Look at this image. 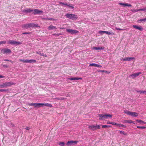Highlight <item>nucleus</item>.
Listing matches in <instances>:
<instances>
[{
  "label": "nucleus",
  "instance_id": "nucleus-1",
  "mask_svg": "<svg viewBox=\"0 0 146 146\" xmlns=\"http://www.w3.org/2000/svg\"><path fill=\"white\" fill-rule=\"evenodd\" d=\"M15 83H13L12 82H5L3 84L0 85V88H7L9 86H10L11 85H15Z\"/></svg>",
  "mask_w": 146,
  "mask_h": 146
},
{
  "label": "nucleus",
  "instance_id": "nucleus-2",
  "mask_svg": "<svg viewBox=\"0 0 146 146\" xmlns=\"http://www.w3.org/2000/svg\"><path fill=\"white\" fill-rule=\"evenodd\" d=\"M98 115L100 120H103L105 119H107L108 118H111L112 117V115L110 114H99Z\"/></svg>",
  "mask_w": 146,
  "mask_h": 146
},
{
  "label": "nucleus",
  "instance_id": "nucleus-3",
  "mask_svg": "<svg viewBox=\"0 0 146 146\" xmlns=\"http://www.w3.org/2000/svg\"><path fill=\"white\" fill-rule=\"evenodd\" d=\"M65 16L67 18L72 20H76L78 18V16L77 15L72 13L66 14L65 15Z\"/></svg>",
  "mask_w": 146,
  "mask_h": 146
},
{
  "label": "nucleus",
  "instance_id": "nucleus-4",
  "mask_svg": "<svg viewBox=\"0 0 146 146\" xmlns=\"http://www.w3.org/2000/svg\"><path fill=\"white\" fill-rule=\"evenodd\" d=\"M37 25L34 23H28L24 24L22 25V27L24 29H27L32 27H37Z\"/></svg>",
  "mask_w": 146,
  "mask_h": 146
},
{
  "label": "nucleus",
  "instance_id": "nucleus-5",
  "mask_svg": "<svg viewBox=\"0 0 146 146\" xmlns=\"http://www.w3.org/2000/svg\"><path fill=\"white\" fill-rule=\"evenodd\" d=\"M88 127L90 130L95 131L100 129V126L99 125H89Z\"/></svg>",
  "mask_w": 146,
  "mask_h": 146
},
{
  "label": "nucleus",
  "instance_id": "nucleus-6",
  "mask_svg": "<svg viewBox=\"0 0 146 146\" xmlns=\"http://www.w3.org/2000/svg\"><path fill=\"white\" fill-rule=\"evenodd\" d=\"M124 113L128 115H131L135 117L138 116V114L136 112H131L127 110H125L124 111Z\"/></svg>",
  "mask_w": 146,
  "mask_h": 146
},
{
  "label": "nucleus",
  "instance_id": "nucleus-7",
  "mask_svg": "<svg viewBox=\"0 0 146 146\" xmlns=\"http://www.w3.org/2000/svg\"><path fill=\"white\" fill-rule=\"evenodd\" d=\"M8 44L17 45L21 44L22 43L20 42H17L14 40H9L8 41Z\"/></svg>",
  "mask_w": 146,
  "mask_h": 146
},
{
  "label": "nucleus",
  "instance_id": "nucleus-8",
  "mask_svg": "<svg viewBox=\"0 0 146 146\" xmlns=\"http://www.w3.org/2000/svg\"><path fill=\"white\" fill-rule=\"evenodd\" d=\"M1 52L2 53L6 54L8 53H11V50L7 48L2 49L1 50Z\"/></svg>",
  "mask_w": 146,
  "mask_h": 146
},
{
  "label": "nucleus",
  "instance_id": "nucleus-9",
  "mask_svg": "<svg viewBox=\"0 0 146 146\" xmlns=\"http://www.w3.org/2000/svg\"><path fill=\"white\" fill-rule=\"evenodd\" d=\"M32 12H33V13L34 15H39L43 12L42 11L38 9H32Z\"/></svg>",
  "mask_w": 146,
  "mask_h": 146
},
{
  "label": "nucleus",
  "instance_id": "nucleus-10",
  "mask_svg": "<svg viewBox=\"0 0 146 146\" xmlns=\"http://www.w3.org/2000/svg\"><path fill=\"white\" fill-rule=\"evenodd\" d=\"M78 142V141H69L67 142L66 145L68 146L73 145H74L73 143H74L75 144H76Z\"/></svg>",
  "mask_w": 146,
  "mask_h": 146
},
{
  "label": "nucleus",
  "instance_id": "nucleus-11",
  "mask_svg": "<svg viewBox=\"0 0 146 146\" xmlns=\"http://www.w3.org/2000/svg\"><path fill=\"white\" fill-rule=\"evenodd\" d=\"M66 31L72 34H76L78 32V31L77 30L71 29H67Z\"/></svg>",
  "mask_w": 146,
  "mask_h": 146
},
{
  "label": "nucleus",
  "instance_id": "nucleus-12",
  "mask_svg": "<svg viewBox=\"0 0 146 146\" xmlns=\"http://www.w3.org/2000/svg\"><path fill=\"white\" fill-rule=\"evenodd\" d=\"M59 3L60 4L62 5H64L65 7H66V6H68L72 9H73L74 8V7L72 4H68L67 3H65L61 2H59Z\"/></svg>",
  "mask_w": 146,
  "mask_h": 146
},
{
  "label": "nucleus",
  "instance_id": "nucleus-13",
  "mask_svg": "<svg viewBox=\"0 0 146 146\" xmlns=\"http://www.w3.org/2000/svg\"><path fill=\"white\" fill-rule=\"evenodd\" d=\"M141 74V72H138L136 73L133 74H132L130 75L129 77H133L132 78H134L138 76L140 74Z\"/></svg>",
  "mask_w": 146,
  "mask_h": 146
},
{
  "label": "nucleus",
  "instance_id": "nucleus-14",
  "mask_svg": "<svg viewBox=\"0 0 146 146\" xmlns=\"http://www.w3.org/2000/svg\"><path fill=\"white\" fill-rule=\"evenodd\" d=\"M134 59V57H126L124 58H121V60L122 61H129L131 60H133Z\"/></svg>",
  "mask_w": 146,
  "mask_h": 146
},
{
  "label": "nucleus",
  "instance_id": "nucleus-15",
  "mask_svg": "<svg viewBox=\"0 0 146 146\" xmlns=\"http://www.w3.org/2000/svg\"><path fill=\"white\" fill-rule=\"evenodd\" d=\"M133 27L136 29H138L140 31H142L143 30V28L141 26H138L136 25H133Z\"/></svg>",
  "mask_w": 146,
  "mask_h": 146
},
{
  "label": "nucleus",
  "instance_id": "nucleus-16",
  "mask_svg": "<svg viewBox=\"0 0 146 146\" xmlns=\"http://www.w3.org/2000/svg\"><path fill=\"white\" fill-rule=\"evenodd\" d=\"M23 12L25 13H29L33 11L32 9H27L23 10Z\"/></svg>",
  "mask_w": 146,
  "mask_h": 146
},
{
  "label": "nucleus",
  "instance_id": "nucleus-17",
  "mask_svg": "<svg viewBox=\"0 0 146 146\" xmlns=\"http://www.w3.org/2000/svg\"><path fill=\"white\" fill-rule=\"evenodd\" d=\"M119 4L120 5H121L125 7L126 6H128V7H131V5L130 4H128L127 3H119Z\"/></svg>",
  "mask_w": 146,
  "mask_h": 146
},
{
  "label": "nucleus",
  "instance_id": "nucleus-18",
  "mask_svg": "<svg viewBox=\"0 0 146 146\" xmlns=\"http://www.w3.org/2000/svg\"><path fill=\"white\" fill-rule=\"evenodd\" d=\"M90 66H94L95 67H97L98 68H100L102 67L101 65L98 64L96 63H91L89 65Z\"/></svg>",
  "mask_w": 146,
  "mask_h": 146
},
{
  "label": "nucleus",
  "instance_id": "nucleus-19",
  "mask_svg": "<svg viewBox=\"0 0 146 146\" xmlns=\"http://www.w3.org/2000/svg\"><path fill=\"white\" fill-rule=\"evenodd\" d=\"M93 49L97 50H104V46L94 47Z\"/></svg>",
  "mask_w": 146,
  "mask_h": 146
},
{
  "label": "nucleus",
  "instance_id": "nucleus-20",
  "mask_svg": "<svg viewBox=\"0 0 146 146\" xmlns=\"http://www.w3.org/2000/svg\"><path fill=\"white\" fill-rule=\"evenodd\" d=\"M27 63H33L36 62V60L34 59H31L29 60H27V61H26Z\"/></svg>",
  "mask_w": 146,
  "mask_h": 146
},
{
  "label": "nucleus",
  "instance_id": "nucleus-21",
  "mask_svg": "<svg viewBox=\"0 0 146 146\" xmlns=\"http://www.w3.org/2000/svg\"><path fill=\"white\" fill-rule=\"evenodd\" d=\"M48 29L49 30L56 29H57L56 27L55 26H52V25L49 26L48 28Z\"/></svg>",
  "mask_w": 146,
  "mask_h": 146
},
{
  "label": "nucleus",
  "instance_id": "nucleus-22",
  "mask_svg": "<svg viewBox=\"0 0 146 146\" xmlns=\"http://www.w3.org/2000/svg\"><path fill=\"white\" fill-rule=\"evenodd\" d=\"M123 122L124 123H133L135 124L134 121L132 120H124Z\"/></svg>",
  "mask_w": 146,
  "mask_h": 146
},
{
  "label": "nucleus",
  "instance_id": "nucleus-23",
  "mask_svg": "<svg viewBox=\"0 0 146 146\" xmlns=\"http://www.w3.org/2000/svg\"><path fill=\"white\" fill-rule=\"evenodd\" d=\"M82 78H78V77L75 78H68V79L70 80H81Z\"/></svg>",
  "mask_w": 146,
  "mask_h": 146
},
{
  "label": "nucleus",
  "instance_id": "nucleus-24",
  "mask_svg": "<svg viewBox=\"0 0 146 146\" xmlns=\"http://www.w3.org/2000/svg\"><path fill=\"white\" fill-rule=\"evenodd\" d=\"M42 106H46L50 108H51L52 107V104H49L48 103L44 104L42 103Z\"/></svg>",
  "mask_w": 146,
  "mask_h": 146
},
{
  "label": "nucleus",
  "instance_id": "nucleus-25",
  "mask_svg": "<svg viewBox=\"0 0 146 146\" xmlns=\"http://www.w3.org/2000/svg\"><path fill=\"white\" fill-rule=\"evenodd\" d=\"M105 33L108 35H115L114 33L107 31H106Z\"/></svg>",
  "mask_w": 146,
  "mask_h": 146
},
{
  "label": "nucleus",
  "instance_id": "nucleus-26",
  "mask_svg": "<svg viewBox=\"0 0 146 146\" xmlns=\"http://www.w3.org/2000/svg\"><path fill=\"white\" fill-rule=\"evenodd\" d=\"M42 105V103H35L34 106L35 107H40Z\"/></svg>",
  "mask_w": 146,
  "mask_h": 146
},
{
  "label": "nucleus",
  "instance_id": "nucleus-27",
  "mask_svg": "<svg viewBox=\"0 0 146 146\" xmlns=\"http://www.w3.org/2000/svg\"><path fill=\"white\" fill-rule=\"evenodd\" d=\"M136 121H137V122L138 123H143L144 124H146V122H144V121H142V120H140V119H137V120H136Z\"/></svg>",
  "mask_w": 146,
  "mask_h": 146
},
{
  "label": "nucleus",
  "instance_id": "nucleus-28",
  "mask_svg": "<svg viewBox=\"0 0 146 146\" xmlns=\"http://www.w3.org/2000/svg\"><path fill=\"white\" fill-rule=\"evenodd\" d=\"M98 72H105L107 74H109L110 73V72L108 71H106V70H100L98 71Z\"/></svg>",
  "mask_w": 146,
  "mask_h": 146
},
{
  "label": "nucleus",
  "instance_id": "nucleus-29",
  "mask_svg": "<svg viewBox=\"0 0 146 146\" xmlns=\"http://www.w3.org/2000/svg\"><path fill=\"white\" fill-rule=\"evenodd\" d=\"M37 54H39L41 56H44V54L43 53L41 52V51H36Z\"/></svg>",
  "mask_w": 146,
  "mask_h": 146
},
{
  "label": "nucleus",
  "instance_id": "nucleus-30",
  "mask_svg": "<svg viewBox=\"0 0 146 146\" xmlns=\"http://www.w3.org/2000/svg\"><path fill=\"white\" fill-rule=\"evenodd\" d=\"M111 127V125H102V127L103 128H107L108 127Z\"/></svg>",
  "mask_w": 146,
  "mask_h": 146
},
{
  "label": "nucleus",
  "instance_id": "nucleus-31",
  "mask_svg": "<svg viewBox=\"0 0 146 146\" xmlns=\"http://www.w3.org/2000/svg\"><path fill=\"white\" fill-rule=\"evenodd\" d=\"M119 133L121 134H123L124 135H127V133L124 131H119Z\"/></svg>",
  "mask_w": 146,
  "mask_h": 146
},
{
  "label": "nucleus",
  "instance_id": "nucleus-32",
  "mask_svg": "<svg viewBox=\"0 0 146 146\" xmlns=\"http://www.w3.org/2000/svg\"><path fill=\"white\" fill-rule=\"evenodd\" d=\"M58 144L60 146H64L65 145V143L63 142H59Z\"/></svg>",
  "mask_w": 146,
  "mask_h": 146
},
{
  "label": "nucleus",
  "instance_id": "nucleus-33",
  "mask_svg": "<svg viewBox=\"0 0 146 146\" xmlns=\"http://www.w3.org/2000/svg\"><path fill=\"white\" fill-rule=\"evenodd\" d=\"M131 11L132 12H136L139 11V9L135 10L134 9H131Z\"/></svg>",
  "mask_w": 146,
  "mask_h": 146
},
{
  "label": "nucleus",
  "instance_id": "nucleus-34",
  "mask_svg": "<svg viewBox=\"0 0 146 146\" xmlns=\"http://www.w3.org/2000/svg\"><path fill=\"white\" fill-rule=\"evenodd\" d=\"M137 128H141L144 129L146 128V127L137 126Z\"/></svg>",
  "mask_w": 146,
  "mask_h": 146
},
{
  "label": "nucleus",
  "instance_id": "nucleus-35",
  "mask_svg": "<svg viewBox=\"0 0 146 146\" xmlns=\"http://www.w3.org/2000/svg\"><path fill=\"white\" fill-rule=\"evenodd\" d=\"M137 92H138L140 93V94H141L142 93L144 94L145 92V91L139 90L137 91Z\"/></svg>",
  "mask_w": 146,
  "mask_h": 146
},
{
  "label": "nucleus",
  "instance_id": "nucleus-36",
  "mask_svg": "<svg viewBox=\"0 0 146 146\" xmlns=\"http://www.w3.org/2000/svg\"><path fill=\"white\" fill-rule=\"evenodd\" d=\"M139 11H146V8H144L143 9H139Z\"/></svg>",
  "mask_w": 146,
  "mask_h": 146
},
{
  "label": "nucleus",
  "instance_id": "nucleus-37",
  "mask_svg": "<svg viewBox=\"0 0 146 146\" xmlns=\"http://www.w3.org/2000/svg\"><path fill=\"white\" fill-rule=\"evenodd\" d=\"M106 31H99V33L100 34H102L105 33Z\"/></svg>",
  "mask_w": 146,
  "mask_h": 146
},
{
  "label": "nucleus",
  "instance_id": "nucleus-38",
  "mask_svg": "<svg viewBox=\"0 0 146 146\" xmlns=\"http://www.w3.org/2000/svg\"><path fill=\"white\" fill-rule=\"evenodd\" d=\"M6 89H0V92H5L7 91Z\"/></svg>",
  "mask_w": 146,
  "mask_h": 146
},
{
  "label": "nucleus",
  "instance_id": "nucleus-39",
  "mask_svg": "<svg viewBox=\"0 0 146 146\" xmlns=\"http://www.w3.org/2000/svg\"><path fill=\"white\" fill-rule=\"evenodd\" d=\"M6 43V41H0V44H5Z\"/></svg>",
  "mask_w": 146,
  "mask_h": 146
},
{
  "label": "nucleus",
  "instance_id": "nucleus-40",
  "mask_svg": "<svg viewBox=\"0 0 146 146\" xmlns=\"http://www.w3.org/2000/svg\"><path fill=\"white\" fill-rule=\"evenodd\" d=\"M120 127H123L126 128V127L127 126H126L125 125H124L121 124H120Z\"/></svg>",
  "mask_w": 146,
  "mask_h": 146
},
{
  "label": "nucleus",
  "instance_id": "nucleus-41",
  "mask_svg": "<svg viewBox=\"0 0 146 146\" xmlns=\"http://www.w3.org/2000/svg\"><path fill=\"white\" fill-rule=\"evenodd\" d=\"M44 19L49 20H51V21H54L55 20L53 18Z\"/></svg>",
  "mask_w": 146,
  "mask_h": 146
},
{
  "label": "nucleus",
  "instance_id": "nucleus-42",
  "mask_svg": "<svg viewBox=\"0 0 146 146\" xmlns=\"http://www.w3.org/2000/svg\"><path fill=\"white\" fill-rule=\"evenodd\" d=\"M115 29L116 30H124L123 29H121L120 28H117V27H115Z\"/></svg>",
  "mask_w": 146,
  "mask_h": 146
},
{
  "label": "nucleus",
  "instance_id": "nucleus-43",
  "mask_svg": "<svg viewBox=\"0 0 146 146\" xmlns=\"http://www.w3.org/2000/svg\"><path fill=\"white\" fill-rule=\"evenodd\" d=\"M27 60H23L22 59H20V61L21 62H26V63H27V62L26 61H27Z\"/></svg>",
  "mask_w": 146,
  "mask_h": 146
},
{
  "label": "nucleus",
  "instance_id": "nucleus-44",
  "mask_svg": "<svg viewBox=\"0 0 146 146\" xmlns=\"http://www.w3.org/2000/svg\"><path fill=\"white\" fill-rule=\"evenodd\" d=\"M4 60L10 61V62H11L12 63H13V61H12L11 60H8V59H4Z\"/></svg>",
  "mask_w": 146,
  "mask_h": 146
},
{
  "label": "nucleus",
  "instance_id": "nucleus-45",
  "mask_svg": "<svg viewBox=\"0 0 146 146\" xmlns=\"http://www.w3.org/2000/svg\"><path fill=\"white\" fill-rule=\"evenodd\" d=\"M139 21H145V18L143 19H141L139 20Z\"/></svg>",
  "mask_w": 146,
  "mask_h": 146
},
{
  "label": "nucleus",
  "instance_id": "nucleus-46",
  "mask_svg": "<svg viewBox=\"0 0 146 146\" xmlns=\"http://www.w3.org/2000/svg\"><path fill=\"white\" fill-rule=\"evenodd\" d=\"M112 122L110 121H108L107 122V124H111Z\"/></svg>",
  "mask_w": 146,
  "mask_h": 146
},
{
  "label": "nucleus",
  "instance_id": "nucleus-47",
  "mask_svg": "<svg viewBox=\"0 0 146 146\" xmlns=\"http://www.w3.org/2000/svg\"><path fill=\"white\" fill-rule=\"evenodd\" d=\"M35 105V103H31L29 104V105L30 106H34V105Z\"/></svg>",
  "mask_w": 146,
  "mask_h": 146
},
{
  "label": "nucleus",
  "instance_id": "nucleus-48",
  "mask_svg": "<svg viewBox=\"0 0 146 146\" xmlns=\"http://www.w3.org/2000/svg\"><path fill=\"white\" fill-rule=\"evenodd\" d=\"M30 33H29V32H28V33H27V32H25V33H22V34H30Z\"/></svg>",
  "mask_w": 146,
  "mask_h": 146
},
{
  "label": "nucleus",
  "instance_id": "nucleus-49",
  "mask_svg": "<svg viewBox=\"0 0 146 146\" xmlns=\"http://www.w3.org/2000/svg\"><path fill=\"white\" fill-rule=\"evenodd\" d=\"M25 129L26 130H29L30 129V128L27 127L25 128Z\"/></svg>",
  "mask_w": 146,
  "mask_h": 146
},
{
  "label": "nucleus",
  "instance_id": "nucleus-50",
  "mask_svg": "<svg viewBox=\"0 0 146 146\" xmlns=\"http://www.w3.org/2000/svg\"><path fill=\"white\" fill-rule=\"evenodd\" d=\"M116 123L112 122L111 124L114 125H116Z\"/></svg>",
  "mask_w": 146,
  "mask_h": 146
},
{
  "label": "nucleus",
  "instance_id": "nucleus-51",
  "mask_svg": "<svg viewBox=\"0 0 146 146\" xmlns=\"http://www.w3.org/2000/svg\"><path fill=\"white\" fill-rule=\"evenodd\" d=\"M120 124L116 123V125L117 126H119V127H120Z\"/></svg>",
  "mask_w": 146,
  "mask_h": 146
},
{
  "label": "nucleus",
  "instance_id": "nucleus-52",
  "mask_svg": "<svg viewBox=\"0 0 146 146\" xmlns=\"http://www.w3.org/2000/svg\"><path fill=\"white\" fill-rule=\"evenodd\" d=\"M5 77V76L2 75H0V78H3Z\"/></svg>",
  "mask_w": 146,
  "mask_h": 146
},
{
  "label": "nucleus",
  "instance_id": "nucleus-53",
  "mask_svg": "<svg viewBox=\"0 0 146 146\" xmlns=\"http://www.w3.org/2000/svg\"><path fill=\"white\" fill-rule=\"evenodd\" d=\"M10 127H13L14 126V125L12 123H11V125H10Z\"/></svg>",
  "mask_w": 146,
  "mask_h": 146
},
{
  "label": "nucleus",
  "instance_id": "nucleus-54",
  "mask_svg": "<svg viewBox=\"0 0 146 146\" xmlns=\"http://www.w3.org/2000/svg\"><path fill=\"white\" fill-rule=\"evenodd\" d=\"M57 34L54 33V34H53V35H54H54H57Z\"/></svg>",
  "mask_w": 146,
  "mask_h": 146
},
{
  "label": "nucleus",
  "instance_id": "nucleus-55",
  "mask_svg": "<svg viewBox=\"0 0 146 146\" xmlns=\"http://www.w3.org/2000/svg\"><path fill=\"white\" fill-rule=\"evenodd\" d=\"M61 35V34L60 33L57 34V35H58V36H59V35Z\"/></svg>",
  "mask_w": 146,
  "mask_h": 146
},
{
  "label": "nucleus",
  "instance_id": "nucleus-56",
  "mask_svg": "<svg viewBox=\"0 0 146 146\" xmlns=\"http://www.w3.org/2000/svg\"><path fill=\"white\" fill-rule=\"evenodd\" d=\"M4 66L6 67H8V66L7 65H4Z\"/></svg>",
  "mask_w": 146,
  "mask_h": 146
},
{
  "label": "nucleus",
  "instance_id": "nucleus-57",
  "mask_svg": "<svg viewBox=\"0 0 146 146\" xmlns=\"http://www.w3.org/2000/svg\"><path fill=\"white\" fill-rule=\"evenodd\" d=\"M144 94L146 95V91H145Z\"/></svg>",
  "mask_w": 146,
  "mask_h": 146
},
{
  "label": "nucleus",
  "instance_id": "nucleus-58",
  "mask_svg": "<svg viewBox=\"0 0 146 146\" xmlns=\"http://www.w3.org/2000/svg\"><path fill=\"white\" fill-rule=\"evenodd\" d=\"M44 56H45V57H47V56H46V55H44Z\"/></svg>",
  "mask_w": 146,
  "mask_h": 146
},
{
  "label": "nucleus",
  "instance_id": "nucleus-59",
  "mask_svg": "<svg viewBox=\"0 0 146 146\" xmlns=\"http://www.w3.org/2000/svg\"><path fill=\"white\" fill-rule=\"evenodd\" d=\"M60 29H63V28H60Z\"/></svg>",
  "mask_w": 146,
  "mask_h": 146
},
{
  "label": "nucleus",
  "instance_id": "nucleus-60",
  "mask_svg": "<svg viewBox=\"0 0 146 146\" xmlns=\"http://www.w3.org/2000/svg\"><path fill=\"white\" fill-rule=\"evenodd\" d=\"M145 21H146V18H145Z\"/></svg>",
  "mask_w": 146,
  "mask_h": 146
}]
</instances>
